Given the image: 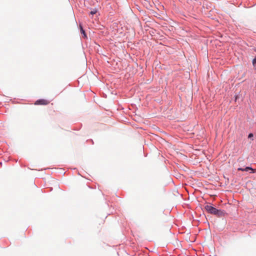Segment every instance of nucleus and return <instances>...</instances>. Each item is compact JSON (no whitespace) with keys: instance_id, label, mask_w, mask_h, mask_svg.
Masks as SVG:
<instances>
[{"instance_id":"nucleus-2","label":"nucleus","mask_w":256,"mask_h":256,"mask_svg":"<svg viewBox=\"0 0 256 256\" xmlns=\"http://www.w3.org/2000/svg\"><path fill=\"white\" fill-rule=\"evenodd\" d=\"M50 103V102L48 100L45 99H40L36 100L34 104L36 105H46Z\"/></svg>"},{"instance_id":"nucleus-4","label":"nucleus","mask_w":256,"mask_h":256,"mask_svg":"<svg viewBox=\"0 0 256 256\" xmlns=\"http://www.w3.org/2000/svg\"><path fill=\"white\" fill-rule=\"evenodd\" d=\"M97 12V10H96V9H94L93 10H92L90 12V14L92 15L94 14H96V13Z\"/></svg>"},{"instance_id":"nucleus-6","label":"nucleus","mask_w":256,"mask_h":256,"mask_svg":"<svg viewBox=\"0 0 256 256\" xmlns=\"http://www.w3.org/2000/svg\"><path fill=\"white\" fill-rule=\"evenodd\" d=\"M252 64H253V65L254 66L255 64H256V56L254 58L253 60V61H252Z\"/></svg>"},{"instance_id":"nucleus-7","label":"nucleus","mask_w":256,"mask_h":256,"mask_svg":"<svg viewBox=\"0 0 256 256\" xmlns=\"http://www.w3.org/2000/svg\"><path fill=\"white\" fill-rule=\"evenodd\" d=\"M253 136H254L253 134H252V133H250V134H248V138H252V137H253Z\"/></svg>"},{"instance_id":"nucleus-1","label":"nucleus","mask_w":256,"mask_h":256,"mask_svg":"<svg viewBox=\"0 0 256 256\" xmlns=\"http://www.w3.org/2000/svg\"><path fill=\"white\" fill-rule=\"evenodd\" d=\"M205 210L210 214L220 216L222 214V212L218 210L216 208L213 207L211 205H206L204 206Z\"/></svg>"},{"instance_id":"nucleus-5","label":"nucleus","mask_w":256,"mask_h":256,"mask_svg":"<svg viewBox=\"0 0 256 256\" xmlns=\"http://www.w3.org/2000/svg\"><path fill=\"white\" fill-rule=\"evenodd\" d=\"M80 28H81L82 33L83 34L84 37H86V34L84 31V30L82 29V27H80Z\"/></svg>"},{"instance_id":"nucleus-3","label":"nucleus","mask_w":256,"mask_h":256,"mask_svg":"<svg viewBox=\"0 0 256 256\" xmlns=\"http://www.w3.org/2000/svg\"><path fill=\"white\" fill-rule=\"evenodd\" d=\"M238 170L239 171H246V172H248L249 170H251L250 173H254L256 172L255 170H254L253 168H252L251 167H250V166H247L244 168H238Z\"/></svg>"}]
</instances>
